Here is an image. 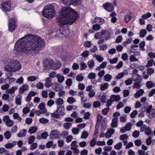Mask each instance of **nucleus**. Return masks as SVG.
<instances>
[{
  "instance_id": "30",
  "label": "nucleus",
  "mask_w": 155,
  "mask_h": 155,
  "mask_svg": "<svg viewBox=\"0 0 155 155\" xmlns=\"http://www.w3.org/2000/svg\"><path fill=\"white\" fill-rule=\"evenodd\" d=\"M149 113V117L150 118H153L155 116V109H152Z\"/></svg>"
},
{
  "instance_id": "50",
  "label": "nucleus",
  "mask_w": 155,
  "mask_h": 155,
  "mask_svg": "<svg viewBox=\"0 0 155 155\" xmlns=\"http://www.w3.org/2000/svg\"><path fill=\"white\" fill-rule=\"evenodd\" d=\"M101 28V27L100 25L97 24L93 25L92 26V29L95 31L99 30Z\"/></svg>"
},
{
  "instance_id": "5",
  "label": "nucleus",
  "mask_w": 155,
  "mask_h": 155,
  "mask_svg": "<svg viewBox=\"0 0 155 155\" xmlns=\"http://www.w3.org/2000/svg\"><path fill=\"white\" fill-rule=\"evenodd\" d=\"M54 61L50 59H46L43 62V66L44 70L52 69Z\"/></svg>"
},
{
  "instance_id": "64",
  "label": "nucleus",
  "mask_w": 155,
  "mask_h": 155,
  "mask_svg": "<svg viewBox=\"0 0 155 155\" xmlns=\"http://www.w3.org/2000/svg\"><path fill=\"white\" fill-rule=\"evenodd\" d=\"M66 84L70 87L72 84V80L71 79H68L66 81Z\"/></svg>"
},
{
  "instance_id": "46",
  "label": "nucleus",
  "mask_w": 155,
  "mask_h": 155,
  "mask_svg": "<svg viewBox=\"0 0 155 155\" xmlns=\"http://www.w3.org/2000/svg\"><path fill=\"white\" fill-rule=\"evenodd\" d=\"M96 74L94 73H90L88 76V78L90 79H94L96 77Z\"/></svg>"
},
{
  "instance_id": "54",
  "label": "nucleus",
  "mask_w": 155,
  "mask_h": 155,
  "mask_svg": "<svg viewBox=\"0 0 155 155\" xmlns=\"http://www.w3.org/2000/svg\"><path fill=\"white\" fill-rule=\"evenodd\" d=\"M36 86L38 89H42L44 87L43 84L41 82L38 83L36 84Z\"/></svg>"
},
{
  "instance_id": "12",
  "label": "nucleus",
  "mask_w": 155,
  "mask_h": 155,
  "mask_svg": "<svg viewBox=\"0 0 155 155\" xmlns=\"http://www.w3.org/2000/svg\"><path fill=\"white\" fill-rule=\"evenodd\" d=\"M28 85L24 84L20 88L19 92L21 94H23L25 91L28 90Z\"/></svg>"
},
{
  "instance_id": "47",
  "label": "nucleus",
  "mask_w": 155,
  "mask_h": 155,
  "mask_svg": "<svg viewBox=\"0 0 155 155\" xmlns=\"http://www.w3.org/2000/svg\"><path fill=\"white\" fill-rule=\"evenodd\" d=\"M88 135V134L87 132L84 131L82 133L81 138H82L86 139Z\"/></svg>"
},
{
  "instance_id": "14",
  "label": "nucleus",
  "mask_w": 155,
  "mask_h": 155,
  "mask_svg": "<svg viewBox=\"0 0 155 155\" xmlns=\"http://www.w3.org/2000/svg\"><path fill=\"white\" fill-rule=\"evenodd\" d=\"M115 132L114 129L111 128L109 129L107 132L105 134V136L106 137L109 138L111 137V135Z\"/></svg>"
},
{
  "instance_id": "39",
  "label": "nucleus",
  "mask_w": 155,
  "mask_h": 155,
  "mask_svg": "<svg viewBox=\"0 0 155 155\" xmlns=\"http://www.w3.org/2000/svg\"><path fill=\"white\" fill-rule=\"evenodd\" d=\"M88 66L91 68H92L94 65V63L93 60H89L87 62Z\"/></svg>"
},
{
  "instance_id": "58",
  "label": "nucleus",
  "mask_w": 155,
  "mask_h": 155,
  "mask_svg": "<svg viewBox=\"0 0 155 155\" xmlns=\"http://www.w3.org/2000/svg\"><path fill=\"white\" fill-rule=\"evenodd\" d=\"M93 107L95 108L99 107L100 106L101 104L98 101H94L93 104Z\"/></svg>"
},
{
  "instance_id": "33",
  "label": "nucleus",
  "mask_w": 155,
  "mask_h": 155,
  "mask_svg": "<svg viewBox=\"0 0 155 155\" xmlns=\"http://www.w3.org/2000/svg\"><path fill=\"white\" fill-rule=\"evenodd\" d=\"M72 125V123H71L67 122L64 123L63 125L64 128L67 130H68L70 129Z\"/></svg>"
},
{
  "instance_id": "51",
  "label": "nucleus",
  "mask_w": 155,
  "mask_h": 155,
  "mask_svg": "<svg viewBox=\"0 0 155 155\" xmlns=\"http://www.w3.org/2000/svg\"><path fill=\"white\" fill-rule=\"evenodd\" d=\"M37 78L34 76H29L27 78V80L28 81H33L37 80Z\"/></svg>"
},
{
  "instance_id": "36",
  "label": "nucleus",
  "mask_w": 155,
  "mask_h": 155,
  "mask_svg": "<svg viewBox=\"0 0 155 155\" xmlns=\"http://www.w3.org/2000/svg\"><path fill=\"white\" fill-rule=\"evenodd\" d=\"M4 135L6 139L8 140L11 137V134L10 131H7L4 133Z\"/></svg>"
},
{
  "instance_id": "25",
  "label": "nucleus",
  "mask_w": 155,
  "mask_h": 155,
  "mask_svg": "<svg viewBox=\"0 0 155 155\" xmlns=\"http://www.w3.org/2000/svg\"><path fill=\"white\" fill-rule=\"evenodd\" d=\"M27 130L25 129H23L21 130L19 133L17 134L19 137H21L24 136L26 134Z\"/></svg>"
},
{
  "instance_id": "1",
  "label": "nucleus",
  "mask_w": 155,
  "mask_h": 155,
  "mask_svg": "<svg viewBox=\"0 0 155 155\" xmlns=\"http://www.w3.org/2000/svg\"><path fill=\"white\" fill-rule=\"evenodd\" d=\"M44 46V42L41 38L38 36L28 35L16 42L14 51L17 52L30 50L37 52L41 50Z\"/></svg>"
},
{
  "instance_id": "59",
  "label": "nucleus",
  "mask_w": 155,
  "mask_h": 155,
  "mask_svg": "<svg viewBox=\"0 0 155 155\" xmlns=\"http://www.w3.org/2000/svg\"><path fill=\"white\" fill-rule=\"evenodd\" d=\"M14 146V144L12 143H8L5 145V147L7 149H10L13 147Z\"/></svg>"
},
{
  "instance_id": "44",
  "label": "nucleus",
  "mask_w": 155,
  "mask_h": 155,
  "mask_svg": "<svg viewBox=\"0 0 155 155\" xmlns=\"http://www.w3.org/2000/svg\"><path fill=\"white\" fill-rule=\"evenodd\" d=\"M54 101L50 99L48 100L47 103V105L49 107H51L54 104Z\"/></svg>"
},
{
  "instance_id": "19",
  "label": "nucleus",
  "mask_w": 155,
  "mask_h": 155,
  "mask_svg": "<svg viewBox=\"0 0 155 155\" xmlns=\"http://www.w3.org/2000/svg\"><path fill=\"white\" fill-rule=\"evenodd\" d=\"M45 86L46 87H50L52 85L51 79L50 78H47L45 80Z\"/></svg>"
},
{
  "instance_id": "7",
  "label": "nucleus",
  "mask_w": 155,
  "mask_h": 155,
  "mask_svg": "<svg viewBox=\"0 0 155 155\" xmlns=\"http://www.w3.org/2000/svg\"><path fill=\"white\" fill-rule=\"evenodd\" d=\"M9 21V30L13 32L15 30L16 27L15 20L13 18H11Z\"/></svg>"
},
{
  "instance_id": "16",
  "label": "nucleus",
  "mask_w": 155,
  "mask_h": 155,
  "mask_svg": "<svg viewBox=\"0 0 155 155\" xmlns=\"http://www.w3.org/2000/svg\"><path fill=\"white\" fill-rule=\"evenodd\" d=\"M110 98L113 102L114 101L118 102L120 100V97L118 95H112L110 96Z\"/></svg>"
},
{
  "instance_id": "52",
  "label": "nucleus",
  "mask_w": 155,
  "mask_h": 155,
  "mask_svg": "<svg viewBox=\"0 0 155 155\" xmlns=\"http://www.w3.org/2000/svg\"><path fill=\"white\" fill-rule=\"evenodd\" d=\"M128 137L127 134H124L121 135L120 137V139L122 140H124L128 138Z\"/></svg>"
},
{
  "instance_id": "48",
  "label": "nucleus",
  "mask_w": 155,
  "mask_h": 155,
  "mask_svg": "<svg viewBox=\"0 0 155 155\" xmlns=\"http://www.w3.org/2000/svg\"><path fill=\"white\" fill-rule=\"evenodd\" d=\"M51 115L52 117L56 118H58L59 117V114L56 110L54 113H51Z\"/></svg>"
},
{
  "instance_id": "53",
  "label": "nucleus",
  "mask_w": 155,
  "mask_h": 155,
  "mask_svg": "<svg viewBox=\"0 0 155 155\" xmlns=\"http://www.w3.org/2000/svg\"><path fill=\"white\" fill-rule=\"evenodd\" d=\"M129 60L131 62L138 61V59L136 58L134 55H131L129 57Z\"/></svg>"
},
{
  "instance_id": "3",
  "label": "nucleus",
  "mask_w": 155,
  "mask_h": 155,
  "mask_svg": "<svg viewBox=\"0 0 155 155\" xmlns=\"http://www.w3.org/2000/svg\"><path fill=\"white\" fill-rule=\"evenodd\" d=\"M5 66L4 70L10 72L9 76H12L13 74L11 72H15L19 70L21 68L20 62L16 60L10 59H5L4 60Z\"/></svg>"
},
{
  "instance_id": "23",
  "label": "nucleus",
  "mask_w": 155,
  "mask_h": 155,
  "mask_svg": "<svg viewBox=\"0 0 155 155\" xmlns=\"http://www.w3.org/2000/svg\"><path fill=\"white\" fill-rule=\"evenodd\" d=\"M55 103L57 105L60 106L62 105L64 103V100L63 99L60 98H57L55 101Z\"/></svg>"
},
{
  "instance_id": "9",
  "label": "nucleus",
  "mask_w": 155,
  "mask_h": 155,
  "mask_svg": "<svg viewBox=\"0 0 155 155\" xmlns=\"http://www.w3.org/2000/svg\"><path fill=\"white\" fill-rule=\"evenodd\" d=\"M3 120L5 123L6 125L8 127H11L13 124V122L10 119L9 117L8 116H5L3 117Z\"/></svg>"
},
{
  "instance_id": "61",
  "label": "nucleus",
  "mask_w": 155,
  "mask_h": 155,
  "mask_svg": "<svg viewBox=\"0 0 155 155\" xmlns=\"http://www.w3.org/2000/svg\"><path fill=\"white\" fill-rule=\"evenodd\" d=\"M151 16V14L150 12H147V14H144L142 16V18L144 19L148 18Z\"/></svg>"
},
{
  "instance_id": "60",
  "label": "nucleus",
  "mask_w": 155,
  "mask_h": 155,
  "mask_svg": "<svg viewBox=\"0 0 155 155\" xmlns=\"http://www.w3.org/2000/svg\"><path fill=\"white\" fill-rule=\"evenodd\" d=\"M131 126L132 124L131 123H128L124 127L126 128L127 130L128 131L130 130Z\"/></svg>"
},
{
  "instance_id": "45",
  "label": "nucleus",
  "mask_w": 155,
  "mask_h": 155,
  "mask_svg": "<svg viewBox=\"0 0 155 155\" xmlns=\"http://www.w3.org/2000/svg\"><path fill=\"white\" fill-rule=\"evenodd\" d=\"M104 80L107 81H109L111 79L112 76L109 74H107L104 76Z\"/></svg>"
},
{
  "instance_id": "34",
  "label": "nucleus",
  "mask_w": 155,
  "mask_h": 155,
  "mask_svg": "<svg viewBox=\"0 0 155 155\" xmlns=\"http://www.w3.org/2000/svg\"><path fill=\"white\" fill-rule=\"evenodd\" d=\"M146 85L148 88H151L155 86L154 83L152 81H148L146 83Z\"/></svg>"
},
{
  "instance_id": "27",
  "label": "nucleus",
  "mask_w": 155,
  "mask_h": 155,
  "mask_svg": "<svg viewBox=\"0 0 155 155\" xmlns=\"http://www.w3.org/2000/svg\"><path fill=\"white\" fill-rule=\"evenodd\" d=\"M108 83H104L100 85V90L101 91H103L108 88Z\"/></svg>"
},
{
  "instance_id": "32",
  "label": "nucleus",
  "mask_w": 155,
  "mask_h": 155,
  "mask_svg": "<svg viewBox=\"0 0 155 155\" xmlns=\"http://www.w3.org/2000/svg\"><path fill=\"white\" fill-rule=\"evenodd\" d=\"M81 0H71V4L74 5H78L81 3Z\"/></svg>"
},
{
  "instance_id": "15",
  "label": "nucleus",
  "mask_w": 155,
  "mask_h": 155,
  "mask_svg": "<svg viewBox=\"0 0 155 155\" xmlns=\"http://www.w3.org/2000/svg\"><path fill=\"white\" fill-rule=\"evenodd\" d=\"M61 64L60 62L58 61L55 63L54 62L52 67V69L54 70L58 69L59 68L61 67Z\"/></svg>"
},
{
  "instance_id": "55",
  "label": "nucleus",
  "mask_w": 155,
  "mask_h": 155,
  "mask_svg": "<svg viewBox=\"0 0 155 155\" xmlns=\"http://www.w3.org/2000/svg\"><path fill=\"white\" fill-rule=\"evenodd\" d=\"M35 137L34 136H30L28 138V143L29 144L32 143L34 141Z\"/></svg>"
},
{
  "instance_id": "49",
  "label": "nucleus",
  "mask_w": 155,
  "mask_h": 155,
  "mask_svg": "<svg viewBox=\"0 0 155 155\" xmlns=\"http://www.w3.org/2000/svg\"><path fill=\"white\" fill-rule=\"evenodd\" d=\"M41 95L44 98H47L48 96V92L47 91H42L41 93Z\"/></svg>"
},
{
  "instance_id": "42",
  "label": "nucleus",
  "mask_w": 155,
  "mask_h": 155,
  "mask_svg": "<svg viewBox=\"0 0 155 155\" xmlns=\"http://www.w3.org/2000/svg\"><path fill=\"white\" fill-rule=\"evenodd\" d=\"M145 43L144 41H143L140 42L139 44V46L140 47V49L142 51H144L145 50L144 47L145 46Z\"/></svg>"
},
{
  "instance_id": "57",
  "label": "nucleus",
  "mask_w": 155,
  "mask_h": 155,
  "mask_svg": "<svg viewBox=\"0 0 155 155\" xmlns=\"http://www.w3.org/2000/svg\"><path fill=\"white\" fill-rule=\"evenodd\" d=\"M122 143L121 142H120L116 144L114 146V148L117 150L120 149L121 148Z\"/></svg>"
},
{
  "instance_id": "11",
  "label": "nucleus",
  "mask_w": 155,
  "mask_h": 155,
  "mask_svg": "<svg viewBox=\"0 0 155 155\" xmlns=\"http://www.w3.org/2000/svg\"><path fill=\"white\" fill-rule=\"evenodd\" d=\"M64 108L63 106H57V109L56 110L58 114L61 116L64 115Z\"/></svg>"
},
{
  "instance_id": "31",
  "label": "nucleus",
  "mask_w": 155,
  "mask_h": 155,
  "mask_svg": "<svg viewBox=\"0 0 155 155\" xmlns=\"http://www.w3.org/2000/svg\"><path fill=\"white\" fill-rule=\"evenodd\" d=\"M103 33H104V36H105V39L106 40H107L110 38V34L108 31L104 30L103 31Z\"/></svg>"
},
{
  "instance_id": "28",
  "label": "nucleus",
  "mask_w": 155,
  "mask_h": 155,
  "mask_svg": "<svg viewBox=\"0 0 155 155\" xmlns=\"http://www.w3.org/2000/svg\"><path fill=\"white\" fill-rule=\"evenodd\" d=\"M104 33H103V31L102 32H99L95 34L94 37L96 38H104Z\"/></svg>"
},
{
  "instance_id": "35",
  "label": "nucleus",
  "mask_w": 155,
  "mask_h": 155,
  "mask_svg": "<svg viewBox=\"0 0 155 155\" xmlns=\"http://www.w3.org/2000/svg\"><path fill=\"white\" fill-rule=\"evenodd\" d=\"M67 102L70 104H72L76 101L75 99L73 97H69L67 99Z\"/></svg>"
},
{
  "instance_id": "41",
  "label": "nucleus",
  "mask_w": 155,
  "mask_h": 155,
  "mask_svg": "<svg viewBox=\"0 0 155 155\" xmlns=\"http://www.w3.org/2000/svg\"><path fill=\"white\" fill-rule=\"evenodd\" d=\"M141 85H142L140 82H136L134 83L133 87L134 88L139 89L141 87Z\"/></svg>"
},
{
  "instance_id": "56",
  "label": "nucleus",
  "mask_w": 155,
  "mask_h": 155,
  "mask_svg": "<svg viewBox=\"0 0 155 155\" xmlns=\"http://www.w3.org/2000/svg\"><path fill=\"white\" fill-rule=\"evenodd\" d=\"M72 131L74 134L77 135L79 133V129L77 128H74L72 129Z\"/></svg>"
},
{
  "instance_id": "18",
  "label": "nucleus",
  "mask_w": 155,
  "mask_h": 155,
  "mask_svg": "<svg viewBox=\"0 0 155 155\" xmlns=\"http://www.w3.org/2000/svg\"><path fill=\"white\" fill-rule=\"evenodd\" d=\"M69 27L66 25V26L64 27H61L60 28V32L61 34L63 35H65L66 32L67 31H68Z\"/></svg>"
},
{
  "instance_id": "8",
  "label": "nucleus",
  "mask_w": 155,
  "mask_h": 155,
  "mask_svg": "<svg viewBox=\"0 0 155 155\" xmlns=\"http://www.w3.org/2000/svg\"><path fill=\"white\" fill-rule=\"evenodd\" d=\"M61 134L60 132L58 130H54L51 131L49 136L51 139H53L58 137Z\"/></svg>"
},
{
  "instance_id": "62",
  "label": "nucleus",
  "mask_w": 155,
  "mask_h": 155,
  "mask_svg": "<svg viewBox=\"0 0 155 155\" xmlns=\"http://www.w3.org/2000/svg\"><path fill=\"white\" fill-rule=\"evenodd\" d=\"M139 134L140 132L139 131L135 130L133 133L132 136L134 137L137 138L139 136Z\"/></svg>"
},
{
  "instance_id": "13",
  "label": "nucleus",
  "mask_w": 155,
  "mask_h": 155,
  "mask_svg": "<svg viewBox=\"0 0 155 155\" xmlns=\"http://www.w3.org/2000/svg\"><path fill=\"white\" fill-rule=\"evenodd\" d=\"M144 93V91L142 89L138 90L134 94V97L135 98H137L140 96H142Z\"/></svg>"
},
{
  "instance_id": "38",
  "label": "nucleus",
  "mask_w": 155,
  "mask_h": 155,
  "mask_svg": "<svg viewBox=\"0 0 155 155\" xmlns=\"http://www.w3.org/2000/svg\"><path fill=\"white\" fill-rule=\"evenodd\" d=\"M77 141L76 140L73 141L71 144L72 146L71 147V150H74L77 148L78 147V145H76Z\"/></svg>"
},
{
  "instance_id": "29",
  "label": "nucleus",
  "mask_w": 155,
  "mask_h": 155,
  "mask_svg": "<svg viewBox=\"0 0 155 155\" xmlns=\"http://www.w3.org/2000/svg\"><path fill=\"white\" fill-rule=\"evenodd\" d=\"M55 76L57 78L58 81L60 83L63 82L64 80V77L60 74H58L55 75Z\"/></svg>"
},
{
  "instance_id": "63",
  "label": "nucleus",
  "mask_w": 155,
  "mask_h": 155,
  "mask_svg": "<svg viewBox=\"0 0 155 155\" xmlns=\"http://www.w3.org/2000/svg\"><path fill=\"white\" fill-rule=\"evenodd\" d=\"M91 45V42L90 41H86L84 44V46L85 47H90Z\"/></svg>"
},
{
  "instance_id": "4",
  "label": "nucleus",
  "mask_w": 155,
  "mask_h": 155,
  "mask_svg": "<svg viewBox=\"0 0 155 155\" xmlns=\"http://www.w3.org/2000/svg\"><path fill=\"white\" fill-rule=\"evenodd\" d=\"M43 16L48 19H51L55 14L54 8L53 5L50 4L45 6L42 12Z\"/></svg>"
},
{
  "instance_id": "22",
  "label": "nucleus",
  "mask_w": 155,
  "mask_h": 155,
  "mask_svg": "<svg viewBox=\"0 0 155 155\" xmlns=\"http://www.w3.org/2000/svg\"><path fill=\"white\" fill-rule=\"evenodd\" d=\"M95 22H98L101 24H102L104 23V20L101 18L96 17L94 18Z\"/></svg>"
},
{
  "instance_id": "21",
  "label": "nucleus",
  "mask_w": 155,
  "mask_h": 155,
  "mask_svg": "<svg viewBox=\"0 0 155 155\" xmlns=\"http://www.w3.org/2000/svg\"><path fill=\"white\" fill-rule=\"evenodd\" d=\"M16 86H13L12 88H10L6 90L5 92L7 93L12 94L14 93L15 91L17 89Z\"/></svg>"
},
{
  "instance_id": "24",
  "label": "nucleus",
  "mask_w": 155,
  "mask_h": 155,
  "mask_svg": "<svg viewBox=\"0 0 155 155\" xmlns=\"http://www.w3.org/2000/svg\"><path fill=\"white\" fill-rule=\"evenodd\" d=\"M22 96L20 95H18L15 99V103L18 105H20L21 104V100Z\"/></svg>"
},
{
  "instance_id": "37",
  "label": "nucleus",
  "mask_w": 155,
  "mask_h": 155,
  "mask_svg": "<svg viewBox=\"0 0 155 155\" xmlns=\"http://www.w3.org/2000/svg\"><path fill=\"white\" fill-rule=\"evenodd\" d=\"M147 32L145 29H143L141 30L139 33V35L141 38L144 37L147 34Z\"/></svg>"
},
{
  "instance_id": "10",
  "label": "nucleus",
  "mask_w": 155,
  "mask_h": 155,
  "mask_svg": "<svg viewBox=\"0 0 155 155\" xmlns=\"http://www.w3.org/2000/svg\"><path fill=\"white\" fill-rule=\"evenodd\" d=\"M104 8L108 12H111L114 11V8L112 4L108 2L103 5Z\"/></svg>"
},
{
  "instance_id": "26",
  "label": "nucleus",
  "mask_w": 155,
  "mask_h": 155,
  "mask_svg": "<svg viewBox=\"0 0 155 155\" xmlns=\"http://www.w3.org/2000/svg\"><path fill=\"white\" fill-rule=\"evenodd\" d=\"M131 18V14L130 13L128 15H125L124 18V20L126 23H127Z\"/></svg>"
},
{
  "instance_id": "17",
  "label": "nucleus",
  "mask_w": 155,
  "mask_h": 155,
  "mask_svg": "<svg viewBox=\"0 0 155 155\" xmlns=\"http://www.w3.org/2000/svg\"><path fill=\"white\" fill-rule=\"evenodd\" d=\"M38 108L40 110H41V113H46L47 110L45 108V104L43 103H41L38 106Z\"/></svg>"
},
{
  "instance_id": "40",
  "label": "nucleus",
  "mask_w": 155,
  "mask_h": 155,
  "mask_svg": "<svg viewBox=\"0 0 155 155\" xmlns=\"http://www.w3.org/2000/svg\"><path fill=\"white\" fill-rule=\"evenodd\" d=\"M37 128L34 127H31L28 130V132L30 134L34 133L37 131Z\"/></svg>"
},
{
  "instance_id": "20",
  "label": "nucleus",
  "mask_w": 155,
  "mask_h": 155,
  "mask_svg": "<svg viewBox=\"0 0 155 155\" xmlns=\"http://www.w3.org/2000/svg\"><path fill=\"white\" fill-rule=\"evenodd\" d=\"M118 118H113L112 120L111 126L114 128L116 127L117 126V120Z\"/></svg>"
},
{
  "instance_id": "2",
  "label": "nucleus",
  "mask_w": 155,
  "mask_h": 155,
  "mask_svg": "<svg viewBox=\"0 0 155 155\" xmlns=\"http://www.w3.org/2000/svg\"><path fill=\"white\" fill-rule=\"evenodd\" d=\"M77 15L76 12L71 8L64 7L61 9L60 15L57 18V21L59 25H71L75 22Z\"/></svg>"
},
{
  "instance_id": "6",
  "label": "nucleus",
  "mask_w": 155,
  "mask_h": 155,
  "mask_svg": "<svg viewBox=\"0 0 155 155\" xmlns=\"http://www.w3.org/2000/svg\"><path fill=\"white\" fill-rule=\"evenodd\" d=\"M2 6L5 12H9L11 9V2L10 0H7L2 4Z\"/></svg>"
},
{
  "instance_id": "43",
  "label": "nucleus",
  "mask_w": 155,
  "mask_h": 155,
  "mask_svg": "<svg viewBox=\"0 0 155 155\" xmlns=\"http://www.w3.org/2000/svg\"><path fill=\"white\" fill-rule=\"evenodd\" d=\"M80 65L81 66L80 69L82 70L85 69L87 67V64L82 61L80 62Z\"/></svg>"
}]
</instances>
